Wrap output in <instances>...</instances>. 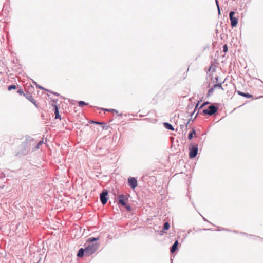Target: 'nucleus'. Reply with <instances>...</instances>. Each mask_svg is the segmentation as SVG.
I'll return each mask as SVG.
<instances>
[{
	"mask_svg": "<svg viewBox=\"0 0 263 263\" xmlns=\"http://www.w3.org/2000/svg\"><path fill=\"white\" fill-rule=\"evenodd\" d=\"M99 245L96 243L85 244V256H89L95 253L98 250Z\"/></svg>",
	"mask_w": 263,
	"mask_h": 263,
	"instance_id": "nucleus-1",
	"label": "nucleus"
},
{
	"mask_svg": "<svg viewBox=\"0 0 263 263\" xmlns=\"http://www.w3.org/2000/svg\"><path fill=\"white\" fill-rule=\"evenodd\" d=\"M218 110V107L215 105H211L208 106L207 109L202 110V112L204 115L212 116L215 114Z\"/></svg>",
	"mask_w": 263,
	"mask_h": 263,
	"instance_id": "nucleus-2",
	"label": "nucleus"
},
{
	"mask_svg": "<svg viewBox=\"0 0 263 263\" xmlns=\"http://www.w3.org/2000/svg\"><path fill=\"white\" fill-rule=\"evenodd\" d=\"M189 157L191 159L194 158L198 154V145H194L189 147Z\"/></svg>",
	"mask_w": 263,
	"mask_h": 263,
	"instance_id": "nucleus-3",
	"label": "nucleus"
},
{
	"mask_svg": "<svg viewBox=\"0 0 263 263\" xmlns=\"http://www.w3.org/2000/svg\"><path fill=\"white\" fill-rule=\"evenodd\" d=\"M108 192L107 190H103L100 195V201L103 205H105L108 200L107 195Z\"/></svg>",
	"mask_w": 263,
	"mask_h": 263,
	"instance_id": "nucleus-4",
	"label": "nucleus"
},
{
	"mask_svg": "<svg viewBox=\"0 0 263 263\" xmlns=\"http://www.w3.org/2000/svg\"><path fill=\"white\" fill-rule=\"evenodd\" d=\"M34 140L33 138L30 137H27L24 141L23 142L22 144L24 145L25 147V150L29 149L31 144H34Z\"/></svg>",
	"mask_w": 263,
	"mask_h": 263,
	"instance_id": "nucleus-5",
	"label": "nucleus"
},
{
	"mask_svg": "<svg viewBox=\"0 0 263 263\" xmlns=\"http://www.w3.org/2000/svg\"><path fill=\"white\" fill-rule=\"evenodd\" d=\"M235 14L234 11H231L229 13V17L231 21V25L232 27L236 26L238 24V19L237 17L234 16Z\"/></svg>",
	"mask_w": 263,
	"mask_h": 263,
	"instance_id": "nucleus-6",
	"label": "nucleus"
},
{
	"mask_svg": "<svg viewBox=\"0 0 263 263\" xmlns=\"http://www.w3.org/2000/svg\"><path fill=\"white\" fill-rule=\"evenodd\" d=\"M129 186L133 189H135L137 186V179L134 177H129L128 179Z\"/></svg>",
	"mask_w": 263,
	"mask_h": 263,
	"instance_id": "nucleus-7",
	"label": "nucleus"
},
{
	"mask_svg": "<svg viewBox=\"0 0 263 263\" xmlns=\"http://www.w3.org/2000/svg\"><path fill=\"white\" fill-rule=\"evenodd\" d=\"M118 204L121 205V206L125 205L126 202L128 200V198L126 197L123 194L120 195L119 197Z\"/></svg>",
	"mask_w": 263,
	"mask_h": 263,
	"instance_id": "nucleus-8",
	"label": "nucleus"
},
{
	"mask_svg": "<svg viewBox=\"0 0 263 263\" xmlns=\"http://www.w3.org/2000/svg\"><path fill=\"white\" fill-rule=\"evenodd\" d=\"M24 96L25 98L32 102L35 106H37V104L35 100L33 98L32 95L28 91L24 93Z\"/></svg>",
	"mask_w": 263,
	"mask_h": 263,
	"instance_id": "nucleus-9",
	"label": "nucleus"
},
{
	"mask_svg": "<svg viewBox=\"0 0 263 263\" xmlns=\"http://www.w3.org/2000/svg\"><path fill=\"white\" fill-rule=\"evenodd\" d=\"M178 246V240H176L174 242V243H173V245L172 246V247H171L170 252L172 253H174L177 249Z\"/></svg>",
	"mask_w": 263,
	"mask_h": 263,
	"instance_id": "nucleus-10",
	"label": "nucleus"
},
{
	"mask_svg": "<svg viewBox=\"0 0 263 263\" xmlns=\"http://www.w3.org/2000/svg\"><path fill=\"white\" fill-rule=\"evenodd\" d=\"M85 256V250L84 248H80L78 252L77 256L78 257H82Z\"/></svg>",
	"mask_w": 263,
	"mask_h": 263,
	"instance_id": "nucleus-11",
	"label": "nucleus"
},
{
	"mask_svg": "<svg viewBox=\"0 0 263 263\" xmlns=\"http://www.w3.org/2000/svg\"><path fill=\"white\" fill-rule=\"evenodd\" d=\"M163 125H164V127L167 129H168V130H170L172 131L174 130V128L173 127L172 125L170 124L169 123L164 122Z\"/></svg>",
	"mask_w": 263,
	"mask_h": 263,
	"instance_id": "nucleus-12",
	"label": "nucleus"
},
{
	"mask_svg": "<svg viewBox=\"0 0 263 263\" xmlns=\"http://www.w3.org/2000/svg\"><path fill=\"white\" fill-rule=\"evenodd\" d=\"M54 107V114L55 115V119H60V115L59 112V108L56 105H53Z\"/></svg>",
	"mask_w": 263,
	"mask_h": 263,
	"instance_id": "nucleus-13",
	"label": "nucleus"
},
{
	"mask_svg": "<svg viewBox=\"0 0 263 263\" xmlns=\"http://www.w3.org/2000/svg\"><path fill=\"white\" fill-rule=\"evenodd\" d=\"M237 93L240 96L246 97L247 98H250L252 97V96L248 93H245L240 91H238Z\"/></svg>",
	"mask_w": 263,
	"mask_h": 263,
	"instance_id": "nucleus-14",
	"label": "nucleus"
},
{
	"mask_svg": "<svg viewBox=\"0 0 263 263\" xmlns=\"http://www.w3.org/2000/svg\"><path fill=\"white\" fill-rule=\"evenodd\" d=\"M99 238L98 237H90L89 238L87 241L89 243H93V242L98 240Z\"/></svg>",
	"mask_w": 263,
	"mask_h": 263,
	"instance_id": "nucleus-15",
	"label": "nucleus"
},
{
	"mask_svg": "<svg viewBox=\"0 0 263 263\" xmlns=\"http://www.w3.org/2000/svg\"><path fill=\"white\" fill-rule=\"evenodd\" d=\"M214 89H216L217 88H219L220 89H221L223 90V88L222 87V83L216 84L213 85L212 86Z\"/></svg>",
	"mask_w": 263,
	"mask_h": 263,
	"instance_id": "nucleus-16",
	"label": "nucleus"
},
{
	"mask_svg": "<svg viewBox=\"0 0 263 263\" xmlns=\"http://www.w3.org/2000/svg\"><path fill=\"white\" fill-rule=\"evenodd\" d=\"M170 223L168 222H166L164 223L163 227V231H166L170 228Z\"/></svg>",
	"mask_w": 263,
	"mask_h": 263,
	"instance_id": "nucleus-17",
	"label": "nucleus"
},
{
	"mask_svg": "<svg viewBox=\"0 0 263 263\" xmlns=\"http://www.w3.org/2000/svg\"><path fill=\"white\" fill-rule=\"evenodd\" d=\"M214 88L212 87L211 88H210L208 91V93H207V97H209L210 96H211V95L213 93L214 91Z\"/></svg>",
	"mask_w": 263,
	"mask_h": 263,
	"instance_id": "nucleus-18",
	"label": "nucleus"
},
{
	"mask_svg": "<svg viewBox=\"0 0 263 263\" xmlns=\"http://www.w3.org/2000/svg\"><path fill=\"white\" fill-rule=\"evenodd\" d=\"M33 83L36 86V87L42 90H45V91H47V92H50V90H48V89H45L43 87L41 86H40L39 85H38L36 82H35V81H33Z\"/></svg>",
	"mask_w": 263,
	"mask_h": 263,
	"instance_id": "nucleus-19",
	"label": "nucleus"
},
{
	"mask_svg": "<svg viewBox=\"0 0 263 263\" xmlns=\"http://www.w3.org/2000/svg\"><path fill=\"white\" fill-rule=\"evenodd\" d=\"M79 106L80 107H83L84 105H86L88 104V103L85 102L83 101H80L78 102Z\"/></svg>",
	"mask_w": 263,
	"mask_h": 263,
	"instance_id": "nucleus-20",
	"label": "nucleus"
},
{
	"mask_svg": "<svg viewBox=\"0 0 263 263\" xmlns=\"http://www.w3.org/2000/svg\"><path fill=\"white\" fill-rule=\"evenodd\" d=\"M43 143V140H41V141H40L37 144H36V145L35 146V149H39L40 148V146Z\"/></svg>",
	"mask_w": 263,
	"mask_h": 263,
	"instance_id": "nucleus-21",
	"label": "nucleus"
},
{
	"mask_svg": "<svg viewBox=\"0 0 263 263\" xmlns=\"http://www.w3.org/2000/svg\"><path fill=\"white\" fill-rule=\"evenodd\" d=\"M16 88V86L15 85H11L8 86V89L10 91L12 89H15Z\"/></svg>",
	"mask_w": 263,
	"mask_h": 263,
	"instance_id": "nucleus-22",
	"label": "nucleus"
},
{
	"mask_svg": "<svg viewBox=\"0 0 263 263\" xmlns=\"http://www.w3.org/2000/svg\"><path fill=\"white\" fill-rule=\"evenodd\" d=\"M122 206H124L128 211H132V207L129 204L126 203L125 205H123Z\"/></svg>",
	"mask_w": 263,
	"mask_h": 263,
	"instance_id": "nucleus-23",
	"label": "nucleus"
},
{
	"mask_svg": "<svg viewBox=\"0 0 263 263\" xmlns=\"http://www.w3.org/2000/svg\"><path fill=\"white\" fill-rule=\"evenodd\" d=\"M192 120V119L191 118L190 120L187 121V122L186 123H184L185 125V130L186 132L187 130V126L189 124L190 121Z\"/></svg>",
	"mask_w": 263,
	"mask_h": 263,
	"instance_id": "nucleus-24",
	"label": "nucleus"
},
{
	"mask_svg": "<svg viewBox=\"0 0 263 263\" xmlns=\"http://www.w3.org/2000/svg\"><path fill=\"white\" fill-rule=\"evenodd\" d=\"M103 110L107 111H110V112H116L117 114L118 113V111L114 109H103Z\"/></svg>",
	"mask_w": 263,
	"mask_h": 263,
	"instance_id": "nucleus-25",
	"label": "nucleus"
},
{
	"mask_svg": "<svg viewBox=\"0 0 263 263\" xmlns=\"http://www.w3.org/2000/svg\"><path fill=\"white\" fill-rule=\"evenodd\" d=\"M209 104V102H204L199 107V110L201 109L203 107H204V106H205L207 104Z\"/></svg>",
	"mask_w": 263,
	"mask_h": 263,
	"instance_id": "nucleus-26",
	"label": "nucleus"
},
{
	"mask_svg": "<svg viewBox=\"0 0 263 263\" xmlns=\"http://www.w3.org/2000/svg\"><path fill=\"white\" fill-rule=\"evenodd\" d=\"M228 51V47H227V45L226 44H225L224 45H223V51L224 52H227Z\"/></svg>",
	"mask_w": 263,
	"mask_h": 263,
	"instance_id": "nucleus-27",
	"label": "nucleus"
},
{
	"mask_svg": "<svg viewBox=\"0 0 263 263\" xmlns=\"http://www.w3.org/2000/svg\"><path fill=\"white\" fill-rule=\"evenodd\" d=\"M193 133H190L188 135L189 140H191L193 138Z\"/></svg>",
	"mask_w": 263,
	"mask_h": 263,
	"instance_id": "nucleus-28",
	"label": "nucleus"
},
{
	"mask_svg": "<svg viewBox=\"0 0 263 263\" xmlns=\"http://www.w3.org/2000/svg\"><path fill=\"white\" fill-rule=\"evenodd\" d=\"M17 92L18 93H19L20 95H22V94H23V95H24V93L23 90L22 89H18V90L17 91Z\"/></svg>",
	"mask_w": 263,
	"mask_h": 263,
	"instance_id": "nucleus-29",
	"label": "nucleus"
},
{
	"mask_svg": "<svg viewBox=\"0 0 263 263\" xmlns=\"http://www.w3.org/2000/svg\"><path fill=\"white\" fill-rule=\"evenodd\" d=\"M91 123H95L96 124H103V123H102V122H100L98 121H91Z\"/></svg>",
	"mask_w": 263,
	"mask_h": 263,
	"instance_id": "nucleus-30",
	"label": "nucleus"
},
{
	"mask_svg": "<svg viewBox=\"0 0 263 263\" xmlns=\"http://www.w3.org/2000/svg\"><path fill=\"white\" fill-rule=\"evenodd\" d=\"M217 10H218V15H220L221 12H220V8L219 5H218Z\"/></svg>",
	"mask_w": 263,
	"mask_h": 263,
	"instance_id": "nucleus-31",
	"label": "nucleus"
},
{
	"mask_svg": "<svg viewBox=\"0 0 263 263\" xmlns=\"http://www.w3.org/2000/svg\"><path fill=\"white\" fill-rule=\"evenodd\" d=\"M190 133H193V135H194L195 134L196 131L194 128H192V130Z\"/></svg>",
	"mask_w": 263,
	"mask_h": 263,
	"instance_id": "nucleus-32",
	"label": "nucleus"
},
{
	"mask_svg": "<svg viewBox=\"0 0 263 263\" xmlns=\"http://www.w3.org/2000/svg\"><path fill=\"white\" fill-rule=\"evenodd\" d=\"M50 92H51V93H53L54 94V95L57 96H60V94L57 93V92H51L50 91Z\"/></svg>",
	"mask_w": 263,
	"mask_h": 263,
	"instance_id": "nucleus-33",
	"label": "nucleus"
},
{
	"mask_svg": "<svg viewBox=\"0 0 263 263\" xmlns=\"http://www.w3.org/2000/svg\"><path fill=\"white\" fill-rule=\"evenodd\" d=\"M180 128H181V129H183V128H185V125H184V124L181 125H180Z\"/></svg>",
	"mask_w": 263,
	"mask_h": 263,
	"instance_id": "nucleus-34",
	"label": "nucleus"
},
{
	"mask_svg": "<svg viewBox=\"0 0 263 263\" xmlns=\"http://www.w3.org/2000/svg\"><path fill=\"white\" fill-rule=\"evenodd\" d=\"M215 1H216V4L217 7H218V5H219L218 2L217 0H215Z\"/></svg>",
	"mask_w": 263,
	"mask_h": 263,
	"instance_id": "nucleus-35",
	"label": "nucleus"
},
{
	"mask_svg": "<svg viewBox=\"0 0 263 263\" xmlns=\"http://www.w3.org/2000/svg\"><path fill=\"white\" fill-rule=\"evenodd\" d=\"M53 101L54 102L57 103V102L58 101V99L53 100Z\"/></svg>",
	"mask_w": 263,
	"mask_h": 263,
	"instance_id": "nucleus-36",
	"label": "nucleus"
},
{
	"mask_svg": "<svg viewBox=\"0 0 263 263\" xmlns=\"http://www.w3.org/2000/svg\"><path fill=\"white\" fill-rule=\"evenodd\" d=\"M194 112H195V110L191 114V116H193V115H194Z\"/></svg>",
	"mask_w": 263,
	"mask_h": 263,
	"instance_id": "nucleus-37",
	"label": "nucleus"
},
{
	"mask_svg": "<svg viewBox=\"0 0 263 263\" xmlns=\"http://www.w3.org/2000/svg\"><path fill=\"white\" fill-rule=\"evenodd\" d=\"M215 79L216 80V82L218 81V77H216Z\"/></svg>",
	"mask_w": 263,
	"mask_h": 263,
	"instance_id": "nucleus-38",
	"label": "nucleus"
},
{
	"mask_svg": "<svg viewBox=\"0 0 263 263\" xmlns=\"http://www.w3.org/2000/svg\"><path fill=\"white\" fill-rule=\"evenodd\" d=\"M203 219L204 221H207L206 219L205 218H204V217H203Z\"/></svg>",
	"mask_w": 263,
	"mask_h": 263,
	"instance_id": "nucleus-39",
	"label": "nucleus"
},
{
	"mask_svg": "<svg viewBox=\"0 0 263 263\" xmlns=\"http://www.w3.org/2000/svg\"><path fill=\"white\" fill-rule=\"evenodd\" d=\"M198 105V103L196 105V108H197V107Z\"/></svg>",
	"mask_w": 263,
	"mask_h": 263,
	"instance_id": "nucleus-40",
	"label": "nucleus"
},
{
	"mask_svg": "<svg viewBox=\"0 0 263 263\" xmlns=\"http://www.w3.org/2000/svg\"><path fill=\"white\" fill-rule=\"evenodd\" d=\"M197 115H198V114H197L196 115V116H195V118L197 116Z\"/></svg>",
	"mask_w": 263,
	"mask_h": 263,
	"instance_id": "nucleus-41",
	"label": "nucleus"
},
{
	"mask_svg": "<svg viewBox=\"0 0 263 263\" xmlns=\"http://www.w3.org/2000/svg\"><path fill=\"white\" fill-rule=\"evenodd\" d=\"M118 116H122V114H119Z\"/></svg>",
	"mask_w": 263,
	"mask_h": 263,
	"instance_id": "nucleus-42",
	"label": "nucleus"
}]
</instances>
